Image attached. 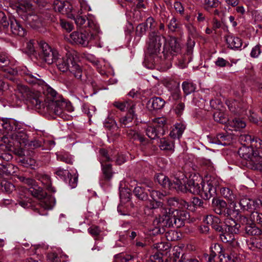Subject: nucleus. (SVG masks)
Here are the masks:
<instances>
[{
	"label": "nucleus",
	"instance_id": "f257e3e1",
	"mask_svg": "<svg viewBox=\"0 0 262 262\" xmlns=\"http://www.w3.org/2000/svg\"><path fill=\"white\" fill-rule=\"evenodd\" d=\"M156 180L164 188L183 192L190 191L200 195L205 200L211 198L215 191L212 184L206 183L200 177L194 176L188 180L185 173L181 171L177 172L171 180L164 174L159 173L156 176Z\"/></svg>",
	"mask_w": 262,
	"mask_h": 262
},
{
	"label": "nucleus",
	"instance_id": "f03ea898",
	"mask_svg": "<svg viewBox=\"0 0 262 262\" xmlns=\"http://www.w3.org/2000/svg\"><path fill=\"white\" fill-rule=\"evenodd\" d=\"M22 72L25 80L43 95L40 106H38L37 108H46L49 113L66 119L64 110L66 102L57 99L56 92L47 84L38 74L33 73L26 68L23 69Z\"/></svg>",
	"mask_w": 262,
	"mask_h": 262
},
{
	"label": "nucleus",
	"instance_id": "7ed1b4c3",
	"mask_svg": "<svg viewBox=\"0 0 262 262\" xmlns=\"http://www.w3.org/2000/svg\"><path fill=\"white\" fill-rule=\"evenodd\" d=\"M163 46V55H169L173 57L179 53L181 47L175 37H170L167 39L161 35H155L154 33L150 35L144 61L147 68L152 69L158 61V54L160 53L162 43Z\"/></svg>",
	"mask_w": 262,
	"mask_h": 262
},
{
	"label": "nucleus",
	"instance_id": "20e7f679",
	"mask_svg": "<svg viewBox=\"0 0 262 262\" xmlns=\"http://www.w3.org/2000/svg\"><path fill=\"white\" fill-rule=\"evenodd\" d=\"M162 214L153 222L156 226L152 230L154 234L163 233L165 227H176L180 228L184 225V221L189 217L186 211L172 208H160Z\"/></svg>",
	"mask_w": 262,
	"mask_h": 262
},
{
	"label": "nucleus",
	"instance_id": "39448f33",
	"mask_svg": "<svg viewBox=\"0 0 262 262\" xmlns=\"http://www.w3.org/2000/svg\"><path fill=\"white\" fill-rule=\"evenodd\" d=\"M55 62L60 71L66 72L69 71L75 78L80 79L81 77L82 69L77 62L76 54L68 52L61 58L58 56Z\"/></svg>",
	"mask_w": 262,
	"mask_h": 262
},
{
	"label": "nucleus",
	"instance_id": "423d86ee",
	"mask_svg": "<svg viewBox=\"0 0 262 262\" xmlns=\"http://www.w3.org/2000/svg\"><path fill=\"white\" fill-rule=\"evenodd\" d=\"M252 146H243L238 149L239 156L247 161V165L251 169L262 172V152Z\"/></svg>",
	"mask_w": 262,
	"mask_h": 262
},
{
	"label": "nucleus",
	"instance_id": "0eeeda50",
	"mask_svg": "<svg viewBox=\"0 0 262 262\" xmlns=\"http://www.w3.org/2000/svg\"><path fill=\"white\" fill-rule=\"evenodd\" d=\"M82 2H83L86 5V7H85V9H84L79 6L77 9H79V10L80 11H79L78 13H76V14L73 16L70 14L68 17L74 19L75 23L78 27L85 28L86 27H89L94 30L95 33H99V30L98 26L93 20L86 18L85 16L81 15L85 12L91 10V7L88 5L85 0H79V3L80 4L82 3Z\"/></svg>",
	"mask_w": 262,
	"mask_h": 262
},
{
	"label": "nucleus",
	"instance_id": "6e6552de",
	"mask_svg": "<svg viewBox=\"0 0 262 262\" xmlns=\"http://www.w3.org/2000/svg\"><path fill=\"white\" fill-rule=\"evenodd\" d=\"M54 9L56 11H58L62 13H66L68 16L71 14L72 16L78 13L80 10L77 9L80 6L84 9H85L86 5L83 2L79 3V0L75 1L72 4L68 2L61 1L60 0H55L54 2Z\"/></svg>",
	"mask_w": 262,
	"mask_h": 262
},
{
	"label": "nucleus",
	"instance_id": "1a4fd4ad",
	"mask_svg": "<svg viewBox=\"0 0 262 262\" xmlns=\"http://www.w3.org/2000/svg\"><path fill=\"white\" fill-rule=\"evenodd\" d=\"M30 193L38 199L39 205L43 208L47 210L52 209L55 205L54 198L47 195L40 187H32L30 189Z\"/></svg>",
	"mask_w": 262,
	"mask_h": 262
},
{
	"label": "nucleus",
	"instance_id": "9d476101",
	"mask_svg": "<svg viewBox=\"0 0 262 262\" xmlns=\"http://www.w3.org/2000/svg\"><path fill=\"white\" fill-rule=\"evenodd\" d=\"M96 37V35L93 33L90 35L86 32L74 31L70 34L69 39L72 44L80 45L83 47H86L89 42L91 40L95 39Z\"/></svg>",
	"mask_w": 262,
	"mask_h": 262
},
{
	"label": "nucleus",
	"instance_id": "9b49d317",
	"mask_svg": "<svg viewBox=\"0 0 262 262\" xmlns=\"http://www.w3.org/2000/svg\"><path fill=\"white\" fill-rule=\"evenodd\" d=\"M17 95L19 94L21 95V99L29 100L36 107L38 106H40L42 103V96L36 97L30 89L25 85H19L17 87Z\"/></svg>",
	"mask_w": 262,
	"mask_h": 262
},
{
	"label": "nucleus",
	"instance_id": "f8f14e48",
	"mask_svg": "<svg viewBox=\"0 0 262 262\" xmlns=\"http://www.w3.org/2000/svg\"><path fill=\"white\" fill-rule=\"evenodd\" d=\"M233 223H230L229 225H225V232H223L220 234V238L224 243H233L235 241L234 234H237L239 231L240 225L237 224L233 220Z\"/></svg>",
	"mask_w": 262,
	"mask_h": 262
},
{
	"label": "nucleus",
	"instance_id": "ddd939ff",
	"mask_svg": "<svg viewBox=\"0 0 262 262\" xmlns=\"http://www.w3.org/2000/svg\"><path fill=\"white\" fill-rule=\"evenodd\" d=\"M41 56L43 60L48 64H52L55 62L59 56L56 50L52 49L48 43L44 42L41 45Z\"/></svg>",
	"mask_w": 262,
	"mask_h": 262
},
{
	"label": "nucleus",
	"instance_id": "4468645a",
	"mask_svg": "<svg viewBox=\"0 0 262 262\" xmlns=\"http://www.w3.org/2000/svg\"><path fill=\"white\" fill-rule=\"evenodd\" d=\"M238 204L241 209L243 211H252L262 205V202L259 199H251L244 195L241 197Z\"/></svg>",
	"mask_w": 262,
	"mask_h": 262
},
{
	"label": "nucleus",
	"instance_id": "2eb2a0df",
	"mask_svg": "<svg viewBox=\"0 0 262 262\" xmlns=\"http://www.w3.org/2000/svg\"><path fill=\"white\" fill-rule=\"evenodd\" d=\"M212 203L214 205V211L216 213L225 216H229L231 214L232 212L238 211V210H235L234 209H231L227 207L226 202L221 199H213Z\"/></svg>",
	"mask_w": 262,
	"mask_h": 262
},
{
	"label": "nucleus",
	"instance_id": "dca6fc26",
	"mask_svg": "<svg viewBox=\"0 0 262 262\" xmlns=\"http://www.w3.org/2000/svg\"><path fill=\"white\" fill-rule=\"evenodd\" d=\"M13 144L17 146H25L28 144V136L24 129H17L11 135Z\"/></svg>",
	"mask_w": 262,
	"mask_h": 262
},
{
	"label": "nucleus",
	"instance_id": "f3484780",
	"mask_svg": "<svg viewBox=\"0 0 262 262\" xmlns=\"http://www.w3.org/2000/svg\"><path fill=\"white\" fill-rule=\"evenodd\" d=\"M239 141L243 146H252L255 148H262V140L258 138L252 137L249 135H241Z\"/></svg>",
	"mask_w": 262,
	"mask_h": 262
},
{
	"label": "nucleus",
	"instance_id": "a211bd4d",
	"mask_svg": "<svg viewBox=\"0 0 262 262\" xmlns=\"http://www.w3.org/2000/svg\"><path fill=\"white\" fill-rule=\"evenodd\" d=\"M150 195L152 200L146 202V207L149 209H156L162 206V203L157 200L163 199L164 194L158 191L152 190L150 192Z\"/></svg>",
	"mask_w": 262,
	"mask_h": 262
},
{
	"label": "nucleus",
	"instance_id": "6ab92c4d",
	"mask_svg": "<svg viewBox=\"0 0 262 262\" xmlns=\"http://www.w3.org/2000/svg\"><path fill=\"white\" fill-rule=\"evenodd\" d=\"M221 193L228 201V203L230 204V207L231 209H234L235 210H239L236 208L237 206L235 203L236 195L229 188L223 187L221 189Z\"/></svg>",
	"mask_w": 262,
	"mask_h": 262
},
{
	"label": "nucleus",
	"instance_id": "aec40b11",
	"mask_svg": "<svg viewBox=\"0 0 262 262\" xmlns=\"http://www.w3.org/2000/svg\"><path fill=\"white\" fill-rule=\"evenodd\" d=\"M15 63V61H11L6 54H0V65L4 64L5 66H9V68L4 70L11 75H15L17 73V68L14 67Z\"/></svg>",
	"mask_w": 262,
	"mask_h": 262
},
{
	"label": "nucleus",
	"instance_id": "412c9836",
	"mask_svg": "<svg viewBox=\"0 0 262 262\" xmlns=\"http://www.w3.org/2000/svg\"><path fill=\"white\" fill-rule=\"evenodd\" d=\"M147 136L151 139H155L160 136L163 135L164 129L162 128H158L156 125L153 124L152 123H149L145 129Z\"/></svg>",
	"mask_w": 262,
	"mask_h": 262
},
{
	"label": "nucleus",
	"instance_id": "4be33fe9",
	"mask_svg": "<svg viewBox=\"0 0 262 262\" xmlns=\"http://www.w3.org/2000/svg\"><path fill=\"white\" fill-rule=\"evenodd\" d=\"M0 126L7 131H12L13 133L17 129H20V124L16 120L8 118L0 121Z\"/></svg>",
	"mask_w": 262,
	"mask_h": 262
},
{
	"label": "nucleus",
	"instance_id": "5701e85b",
	"mask_svg": "<svg viewBox=\"0 0 262 262\" xmlns=\"http://www.w3.org/2000/svg\"><path fill=\"white\" fill-rule=\"evenodd\" d=\"M27 22L33 28L37 29L43 26L42 18L34 13H29L26 18Z\"/></svg>",
	"mask_w": 262,
	"mask_h": 262
},
{
	"label": "nucleus",
	"instance_id": "b1692460",
	"mask_svg": "<svg viewBox=\"0 0 262 262\" xmlns=\"http://www.w3.org/2000/svg\"><path fill=\"white\" fill-rule=\"evenodd\" d=\"M9 25H10V29L12 33L20 36H24L26 34V31L20 23L14 18L9 19Z\"/></svg>",
	"mask_w": 262,
	"mask_h": 262
},
{
	"label": "nucleus",
	"instance_id": "393cba45",
	"mask_svg": "<svg viewBox=\"0 0 262 262\" xmlns=\"http://www.w3.org/2000/svg\"><path fill=\"white\" fill-rule=\"evenodd\" d=\"M113 105L121 111H128V112H133L135 104L132 101H115Z\"/></svg>",
	"mask_w": 262,
	"mask_h": 262
},
{
	"label": "nucleus",
	"instance_id": "a878e982",
	"mask_svg": "<svg viewBox=\"0 0 262 262\" xmlns=\"http://www.w3.org/2000/svg\"><path fill=\"white\" fill-rule=\"evenodd\" d=\"M167 204L171 207H178L180 208L189 209L188 203L183 200H179L176 197H172L167 199Z\"/></svg>",
	"mask_w": 262,
	"mask_h": 262
},
{
	"label": "nucleus",
	"instance_id": "bb28decb",
	"mask_svg": "<svg viewBox=\"0 0 262 262\" xmlns=\"http://www.w3.org/2000/svg\"><path fill=\"white\" fill-rule=\"evenodd\" d=\"M211 142L220 145L226 146L231 143L230 136L220 134L213 138Z\"/></svg>",
	"mask_w": 262,
	"mask_h": 262
},
{
	"label": "nucleus",
	"instance_id": "cd10ccee",
	"mask_svg": "<svg viewBox=\"0 0 262 262\" xmlns=\"http://www.w3.org/2000/svg\"><path fill=\"white\" fill-rule=\"evenodd\" d=\"M170 96L169 99L170 100L176 101L179 100L181 97V91L178 83L173 82L171 87L168 86Z\"/></svg>",
	"mask_w": 262,
	"mask_h": 262
},
{
	"label": "nucleus",
	"instance_id": "c85d7f7f",
	"mask_svg": "<svg viewBox=\"0 0 262 262\" xmlns=\"http://www.w3.org/2000/svg\"><path fill=\"white\" fill-rule=\"evenodd\" d=\"M185 129V126L184 124L182 123H176L174 128L170 132L169 136L173 139H179L182 135Z\"/></svg>",
	"mask_w": 262,
	"mask_h": 262
},
{
	"label": "nucleus",
	"instance_id": "c756f323",
	"mask_svg": "<svg viewBox=\"0 0 262 262\" xmlns=\"http://www.w3.org/2000/svg\"><path fill=\"white\" fill-rule=\"evenodd\" d=\"M126 132L127 136L130 139L138 140L141 143H144L145 140L144 137L135 128H128Z\"/></svg>",
	"mask_w": 262,
	"mask_h": 262
},
{
	"label": "nucleus",
	"instance_id": "7c9ffc66",
	"mask_svg": "<svg viewBox=\"0 0 262 262\" xmlns=\"http://www.w3.org/2000/svg\"><path fill=\"white\" fill-rule=\"evenodd\" d=\"M226 42L231 49H238L241 47L242 42L241 39L232 35H228L226 36Z\"/></svg>",
	"mask_w": 262,
	"mask_h": 262
},
{
	"label": "nucleus",
	"instance_id": "2f4dec72",
	"mask_svg": "<svg viewBox=\"0 0 262 262\" xmlns=\"http://www.w3.org/2000/svg\"><path fill=\"white\" fill-rule=\"evenodd\" d=\"M135 118L136 114L134 110H133V112H128L126 116L120 118V124L124 127H128L131 126L133 120Z\"/></svg>",
	"mask_w": 262,
	"mask_h": 262
},
{
	"label": "nucleus",
	"instance_id": "473e14b6",
	"mask_svg": "<svg viewBox=\"0 0 262 262\" xmlns=\"http://www.w3.org/2000/svg\"><path fill=\"white\" fill-rule=\"evenodd\" d=\"M165 103V101L162 98L153 97L148 101V105H150L153 110H160L163 108Z\"/></svg>",
	"mask_w": 262,
	"mask_h": 262
},
{
	"label": "nucleus",
	"instance_id": "72a5a7b5",
	"mask_svg": "<svg viewBox=\"0 0 262 262\" xmlns=\"http://www.w3.org/2000/svg\"><path fill=\"white\" fill-rule=\"evenodd\" d=\"M246 124L245 122L239 118H234L229 122V129L237 130L245 127Z\"/></svg>",
	"mask_w": 262,
	"mask_h": 262
},
{
	"label": "nucleus",
	"instance_id": "f704fd0d",
	"mask_svg": "<svg viewBox=\"0 0 262 262\" xmlns=\"http://www.w3.org/2000/svg\"><path fill=\"white\" fill-rule=\"evenodd\" d=\"M38 179L49 191L53 192H55L54 188L52 186L50 177L48 175L40 174L38 176Z\"/></svg>",
	"mask_w": 262,
	"mask_h": 262
},
{
	"label": "nucleus",
	"instance_id": "c9c22d12",
	"mask_svg": "<svg viewBox=\"0 0 262 262\" xmlns=\"http://www.w3.org/2000/svg\"><path fill=\"white\" fill-rule=\"evenodd\" d=\"M206 220L208 224L212 223V227L216 231L221 232L222 233L223 232L224 228L222 226L218 224L220 223V220L217 217L213 216L212 215L207 216Z\"/></svg>",
	"mask_w": 262,
	"mask_h": 262
},
{
	"label": "nucleus",
	"instance_id": "e433bc0d",
	"mask_svg": "<svg viewBox=\"0 0 262 262\" xmlns=\"http://www.w3.org/2000/svg\"><path fill=\"white\" fill-rule=\"evenodd\" d=\"M248 248L251 250L262 249V238H251L247 242Z\"/></svg>",
	"mask_w": 262,
	"mask_h": 262
},
{
	"label": "nucleus",
	"instance_id": "4c0bfd02",
	"mask_svg": "<svg viewBox=\"0 0 262 262\" xmlns=\"http://www.w3.org/2000/svg\"><path fill=\"white\" fill-rule=\"evenodd\" d=\"M213 118L216 122L222 124H226L229 121L226 114L220 111H216L214 113Z\"/></svg>",
	"mask_w": 262,
	"mask_h": 262
},
{
	"label": "nucleus",
	"instance_id": "58836bf2",
	"mask_svg": "<svg viewBox=\"0 0 262 262\" xmlns=\"http://www.w3.org/2000/svg\"><path fill=\"white\" fill-rule=\"evenodd\" d=\"M246 233L250 235H260L261 233V230L257 227L253 222L251 224L247 225L245 227Z\"/></svg>",
	"mask_w": 262,
	"mask_h": 262
},
{
	"label": "nucleus",
	"instance_id": "ea45409f",
	"mask_svg": "<svg viewBox=\"0 0 262 262\" xmlns=\"http://www.w3.org/2000/svg\"><path fill=\"white\" fill-rule=\"evenodd\" d=\"M160 147L161 149L164 150H173L174 149V144L172 141L162 138L160 140Z\"/></svg>",
	"mask_w": 262,
	"mask_h": 262
},
{
	"label": "nucleus",
	"instance_id": "a19ab883",
	"mask_svg": "<svg viewBox=\"0 0 262 262\" xmlns=\"http://www.w3.org/2000/svg\"><path fill=\"white\" fill-rule=\"evenodd\" d=\"M163 56L164 59L161 61L160 64L162 70L165 71L171 67V60L173 57L169 55H163Z\"/></svg>",
	"mask_w": 262,
	"mask_h": 262
},
{
	"label": "nucleus",
	"instance_id": "79ce46f5",
	"mask_svg": "<svg viewBox=\"0 0 262 262\" xmlns=\"http://www.w3.org/2000/svg\"><path fill=\"white\" fill-rule=\"evenodd\" d=\"M182 88L184 93L188 95L195 91V86L192 82L186 81L183 82Z\"/></svg>",
	"mask_w": 262,
	"mask_h": 262
},
{
	"label": "nucleus",
	"instance_id": "37998d69",
	"mask_svg": "<svg viewBox=\"0 0 262 262\" xmlns=\"http://www.w3.org/2000/svg\"><path fill=\"white\" fill-rule=\"evenodd\" d=\"M220 4L218 0H204L203 5L206 10H208L212 8H216Z\"/></svg>",
	"mask_w": 262,
	"mask_h": 262
},
{
	"label": "nucleus",
	"instance_id": "c03bdc74",
	"mask_svg": "<svg viewBox=\"0 0 262 262\" xmlns=\"http://www.w3.org/2000/svg\"><path fill=\"white\" fill-rule=\"evenodd\" d=\"M82 112L86 114L89 117H91L95 113L96 108L94 106L84 104L82 106Z\"/></svg>",
	"mask_w": 262,
	"mask_h": 262
},
{
	"label": "nucleus",
	"instance_id": "a18cd8bd",
	"mask_svg": "<svg viewBox=\"0 0 262 262\" xmlns=\"http://www.w3.org/2000/svg\"><path fill=\"white\" fill-rule=\"evenodd\" d=\"M134 194L139 199L144 200L147 197V194L143 192V189L139 186L136 187L134 189Z\"/></svg>",
	"mask_w": 262,
	"mask_h": 262
},
{
	"label": "nucleus",
	"instance_id": "49530a36",
	"mask_svg": "<svg viewBox=\"0 0 262 262\" xmlns=\"http://www.w3.org/2000/svg\"><path fill=\"white\" fill-rule=\"evenodd\" d=\"M21 7V9L24 10L26 13L25 15L26 17L28 15L29 13L32 14L34 13V12L33 11V7L32 5L28 2H25Z\"/></svg>",
	"mask_w": 262,
	"mask_h": 262
},
{
	"label": "nucleus",
	"instance_id": "de8ad7c7",
	"mask_svg": "<svg viewBox=\"0 0 262 262\" xmlns=\"http://www.w3.org/2000/svg\"><path fill=\"white\" fill-rule=\"evenodd\" d=\"M251 218L254 222L262 226V213H259L257 211L252 212L251 214Z\"/></svg>",
	"mask_w": 262,
	"mask_h": 262
},
{
	"label": "nucleus",
	"instance_id": "09e8293b",
	"mask_svg": "<svg viewBox=\"0 0 262 262\" xmlns=\"http://www.w3.org/2000/svg\"><path fill=\"white\" fill-rule=\"evenodd\" d=\"M102 166L103 167V172L105 177L108 179H111L112 176L111 165L110 164H106L105 165H102Z\"/></svg>",
	"mask_w": 262,
	"mask_h": 262
},
{
	"label": "nucleus",
	"instance_id": "8fccbe9b",
	"mask_svg": "<svg viewBox=\"0 0 262 262\" xmlns=\"http://www.w3.org/2000/svg\"><path fill=\"white\" fill-rule=\"evenodd\" d=\"M146 25L144 23L139 24L136 28V34L139 36H142L146 32Z\"/></svg>",
	"mask_w": 262,
	"mask_h": 262
},
{
	"label": "nucleus",
	"instance_id": "3c124183",
	"mask_svg": "<svg viewBox=\"0 0 262 262\" xmlns=\"http://www.w3.org/2000/svg\"><path fill=\"white\" fill-rule=\"evenodd\" d=\"M60 24L62 28L68 32H70L73 29V25L71 23H70L69 22H68L66 20L61 19Z\"/></svg>",
	"mask_w": 262,
	"mask_h": 262
},
{
	"label": "nucleus",
	"instance_id": "603ef678",
	"mask_svg": "<svg viewBox=\"0 0 262 262\" xmlns=\"http://www.w3.org/2000/svg\"><path fill=\"white\" fill-rule=\"evenodd\" d=\"M153 124L156 125L158 128L164 129V125L166 123V120L164 118H158L155 119L152 122Z\"/></svg>",
	"mask_w": 262,
	"mask_h": 262
},
{
	"label": "nucleus",
	"instance_id": "864d4df0",
	"mask_svg": "<svg viewBox=\"0 0 262 262\" xmlns=\"http://www.w3.org/2000/svg\"><path fill=\"white\" fill-rule=\"evenodd\" d=\"M88 232L91 235L95 237L98 236L100 234L101 230L99 227L96 226H92L88 229Z\"/></svg>",
	"mask_w": 262,
	"mask_h": 262
},
{
	"label": "nucleus",
	"instance_id": "5fc2aeb1",
	"mask_svg": "<svg viewBox=\"0 0 262 262\" xmlns=\"http://www.w3.org/2000/svg\"><path fill=\"white\" fill-rule=\"evenodd\" d=\"M55 173L61 179H64L67 176L69 177L70 172L67 170H65L61 168H58L56 170Z\"/></svg>",
	"mask_w": 262,
	"mask_h": 262
},
{
	"label": "nucleus",
	"instance_id": "6e6d98bb",
	"mask_svg": "<svg viewBox=\"0 0 262 262\" xmlns=\"http://www.w3.org/2000/svg\"><path fill=\"white\" fill-rule=\"evenodd\" d=\"M215 64L216 66L223 68L225 67L229 64V62L222 57H218L215 61Z\"/></svg>",
	"mask_w": 262,
	"mask_h": 262
},
{
	"label": "nucleus",
	"instance_id": "4d7b16f0",
	"mask_svg": "<svg viewBox=\"0 0 262 262\" xmlns=\"http://www.w3.org/2000/svg\"><path fill=\"white\" fill-rule=\"evenodd\" d=\"M168 29L173 32L175 31L176 29L178 28V24L177 22V19L174 17H172L170 20L169 24L168 25Z\"/></svg>",
	"mask_w": 262,
	"mask_h": 262
},
{
	"label": "nucleus",
	"instance_id": "13d9d810",
	"mask_svg": "<svg viewBox=\"0 0 262 262\" xmlns=\"http://www.w3.org/2000/svg\"><path fill=\"white\" fill-rule=\"evenodd\" d=\"M260 53L261 50L260 49V46L259 45H256L252 48L250 55L252 57L257 58L258 57Z\"/></svg>",
	"mask_w": 262,
	"mask_h": 262
},
{
	"label": "nucleus",
	"instance_id": "bf43d9fd",
	"mask_svg": "<svg viewBox=\"0 0 262 262\" xmlns=\"http://www.w3.org/2000/svg\"><path fill=\"white\" fill-rule=\"evenodd\" d=\"M155 248L159 251H163L167 250L169 248V245L168 243L161 242L158 243L156 245Z\"/></svg>",
	"mask_w": 262,
	"mask_h": 262
},
{
	"label": "nucleus",
	"instance_id": "052dcab7",
	"mask_svg": "<svg viewBox=\"0 0 262 262\" xmlns=\"http://www.w3.org/2000/svg\"><path fill=\"white\" fill-rule=\"evenodd\" d=\"M0 18H1V23L2 26L4 28H8L9 26V23L7 20V18L3 12L0 11Z\"/></svg>",
	"mask_w": 262,
	"mask_h": 262
},
{
	"label": "nucleus",
	"instance_id": "680f3d73",
	"mask_svg": "<svg viewBox=\"0 0 262 262\" xmlns=\"http://www.w3.org/2000/svg\"><path fill=\"white\" fill-rule=\"evenodd\" d=\"M186 27L189 33L192 36L197 35L196 30L195 28L191 24H187L186 25Z\"/></svg>",
	"mask_w": 262,
	"mask_h": 262
},
{
	"label": "nucleus",
	"instance_id": "e2e57ef3",
	"mask_svg": "<svg viewBox=\"0 0 262 262\" xmlns=\"http://www.w3.org/2000/svg\"><path fill=\"white\" fill-rule=\"evenodd\" d=\"M27 52L28 54H33L35 52V48L34 46V41L31 40L27 43L26 47Z\"/></svg>",
	"mask_w": 262,
	"mask_h": 262
},
{
	"label": "nucleus",
	"instance_id": "0e129e2a",
	"mask_svg": "<svg viewBox=\"0 0 262 262\" xmlns=\"http://www.w3.org/2000/svg\"><path fill=\"white\" fill-rule=\"evenodd\" d=\"M173 7L176 11L180 14H183L184 11V7L182 4L178 1H176L173 4Z\"/></svg>",
	"mask_w": 262,
	"mask_h": 262
},
{
	"label": "nucleus",
	"instance_id": "69168bd1",
	"mask_svg": "<svg viewBox=\"0 0 262 262\" xmlns=\"http://www.w3.org/2000/svg\"><path fill=\"white\" fill-rule=\"evenodd\" d=\"M70 174L69 184L72 188H74L77 186L78 178L76 176H72L70 173Z\"/></svg>",
	"mask_w": 262,
	"mask_h": 262
},
{
	"label": "nucleus",
	"instance_id": "338daca9",
	"mask_svg": "<svg viewBox=\"0 0 262 262\" xmlns=\"http://www.w3.org/2000/svg\"><path fill=\"white\" fill-rule=\"evenodd\" d=\"M47 257L48 259L49 260L50 262L60 261L59 257L55 253H51L48 254Z\"/></svg>",
	"mask_w": 262,
	"mask_h": 262
},
{
	"label": "nucleus",
	"instance_id": "774afa93",
	"mask_svg": "<svg viewBox=\"0 0 262 262\" xmlns=\"http://www.w3.org/2000/svg\"><path fill=\"white\" fill-rule=\"evenodd\" d=\"M151 262H162V258L160 253H156L150 257Z\"/></svg>",
	"mask_w": 262,
	"mask_h": 262
}]
</instances>
